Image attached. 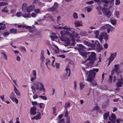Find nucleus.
<instances>
[{
  "label": "nucleus",
  "mask_w": 123,
  "mask_h": 123,
  "mask_svg": "<svg viewBox=\"0 0 123 123\" xmlns=\"http://www.w3.org/2000/svg\"><path fill=\"white\" fill-rule=\"evenodd\" d=\"M88 57L87 59L82 62L83 63H85L87 61V60H90V61L87 64V66L88 67L90 66H91L94 63L95 61L96 60V57L95 53L93 52L91 53L89 52V53L88 54Z\"/></svg>",
  "instance_id": "nucleus-1"
},
{
  "label": "nucleus",
  "mask_w": 123,
  "mask_h": 123,
  "mask_svg": "<svg viewBox=\"0 0 123 123\" xmlns=\"http://www.w3.org/2000/svg\"><path fill=\"white\" fill-rule=\"evenodd\" d=\"M98 68H94L93 69L90 70L88 72L86 71V74L89 77V78H87L86 80L89 82H91L92 81L96 74L95 71L96 72H98Z\"/></svg>",
  "instance_id": "nucleus-2"
},
{
  "label": "nucleus",
  "mask_w": 123,
  "mask_h": 123,
  "mask_svg": "<svg viewBox=\"0 0 123 123\" xmlns=\"http://www.w3.org/2000/svg\"><path fill=\"white\" fill-rule=\"evenodd\" d=\"M85 47L82 45H80L79 47L77 48V49L78 50L80 55L84 56L85 58L87 57V55L89 53V52L86 53L84 51V49Z\"/></svg>",
  "instance_id": "nucleus-3"
},
{
  "label": "nucleus",
  "mask_w": 123,
  "mask_h": 123,
  "mask_svg": "<svg viewBox=\"0 0 123 123\" xmlns=\"http://www.w3.org/2000/svg\"><path fill=\"white\" fill-rule=\"evenodd\" d=\"M94 45L93 46V49H94L96 47V49L98 52H99L103 49L102 46L100 45L99 42L97 41H95V42H94Z\"/></svg>",
  "instance_id": "nucleus-4"
},
{
  "label": "nucleus",
  "mask_w": 123,
  "mask_h": 123,
  "mask_svg": "<svg viewBox=\"0 0 123 123\" xmlns=\"http://www.w3.org/2000/svg\"><path fill=\"white\" fill-rule=\"evenodd\" d=\"M35 86L37 90H39L40 91H43V92L44 91L43 85L41 82H37L36 84H35Z\"/></svg>",
  "instance_id": "nucleus-5"
},
{
  "label": "nucleus",
  "mask_w": 123,
  "mask_h": 123,
  "mask_svg": "<svg viewBox=\"0 0 123 123\" xmlns=\"http://www.w3.org/2000/svg\"><path fill=\"white\" fill-rule=\"evenodd\" d=\"M61 34L62 36L60 38V39L62 41L65 42H69V41H71L70 39H69L65 36H62L64 35V33L63 31H61Z\"/></svg>",
  "instance_id": "nucleus-6"
},
{
  "label": "nucleus",
  "mask_w": 123,
  "mask_h": 123,
  "mask_svg": "<svg viewBox=\"0 0 123 123\" xmlns=\"http://www.w3.org/2000/svg\"><path fill=\"white\" fill-rule=\"evenodd\" d=\"M101 10L102 11L104 14L106 16H108L110 17L111 15V13L110 10L107 11L106 10V8L105 7L102 8Z\"/></svg>",
  "instance_id": "nucleus-7"
},
{
  "label": "nucleus",
  "mask_w": 123,
  "mask_h": 123,
  "mask_svg": "<svg viewBox=\"0 0 123 123\" xmlns=\"http://www.w3.org/2000/svg\"><path fill=\"white\" fill-rule=\"evenodd\" d=\"M116 118L114 114H113L111 115L110 117H109V119L112 121V122H111L110 121H109L108 123H115V120H116Z\"/></svg>",
  "instance_id": "nucleus-8"
},
{
  "label": "nucleus",
  "mask_w": 123,
  "mask_h": 123,
  "mask_svg": "<svg viewBox=\"0 0 123 123\" xmlns=\"http://www.w3.org/2000/svg\"><path fill=\"white\" fill-rule=\"evenodd\" d=\"M35 8L34 6V5L30 6L27 7L26 11L29 13H30Z\"/></svg>",
  "instance_id": "nucleus-9"
},
{
  "label": "nucleus",
  "mask_w": 123,
  "mask_h": 123,
  "mask_svg": "<svg viewBox=\"0 0 123 123\" xmlns=\"http://www.w3.org/2000/svg\"><path fill=\"white\" fill-rule=\"evenodd\" d=\"M117 55V53L115 52L113 54H111V56L108 58L109 61H112L115 58Z\"/></svg>",
  "instance_id": "nucleus-10"
},
{
  "label": "nucleus",
  "mask_w": 123,
  "mask_h": 123,
  "mask_svg": "<svg viewBox=\"0 0 123 123\" xmlns=\"http://www.w3.org/2000/svg\"><path fill=\"white\" fill-rule=\"evenodd\" d=\"M27 7L28 5L26 3H23L22 5V10L25 12L27 10Z\"/></svg>",
  "instance_id": "nucleus-11"
},
{
  "label": "nucleus",
  "mask_w": 123,
  "mask_h": 123,
  "mask_svg": "<svg viewBox=\"0 0 123 123\" xmlns=\"http://www.w3.org/2000/svg\"><path fill=\"white\" fill-rule=\"evenodd\" d=\"M36 108L35 107H33L32 108H31V114L32 115H35L36 113Z\"/></svg>",
  "instance_id": "nucleus-12"
},
{
  "label": "nucleus",
  "mask_w": 123,
  "mask_h": 123,
  "mask_svg": "<svg viewBox=\"0 0 123 123\" xmlns=\"http://www.w3.org/2000/svg\"><path fill=\"white\" fill-rule=\"evenodd\" d=\"M106 32H103L101 33V34L99 36V39L100 40H102L103 37H105V35H106Z\"/></svg>",
  "instance_id": "nucleus-13"
},
{
  "label": "nucleus",
  "mask_w": 123,
  "mask_h": 123,
  "mask_svg": "<svg viewBox=\"0 0 123 123\" xmlns=\"http://www.w3.org/2000/svg\"><path fill=\"white\" fill-rule=\"evenodd\" d=\"M74 24L75 26L79 27L82 26L83 25L78 21L75 20L74 21Z\"/></svg>",
  "instance_id": "nucleus-14"
},
{
  "label": "nucleus",
  "mask_w": 123,
  "mask_h": 123,
  "mask_svg": "<svg viewBox=\"0 0 123 123\" xmlns=\"http://www.w3.org/2000/svg\"><path fill=\"white\" fill-rule=\"evenodd\" d=\"M22 16L25 18H29L31 17V14L29 12L27 13H23Z\"/></svg>",
  "instance_id": "nucleus-15"
},
{
  "label": "nucleus",
  "mask_w": 123,
  "mask_h": 123,
  "mask_svg": "<svg viewBox=\"0 0 123 123\" xmlns=\"http://www.w3.org/2000/svg\"><path fill=\"white\" fill-rule=\"evenodd\" d=\"M66 71V76H67L68 77L69 76L70 74V68L68 67V65L67 67L65 69Z\"/></svg>",
  "instance_id": "nucleus-16"
},
{
  "label": "nucleus",
  "mask_w": 123,
  "mask_h": 123,
  "mask_svg": "<svg viewBox=\"0 0 123 123\" xmlns=\"http://www.w3.org/2000/svg\"><path fill=\"white\" fill-rule=\"evenodd\" d=\"M14 92L17 95L19 96H20V94L19 91L17 89L16 86L14 85Z\"/></svg>",
  "instance_id": "nucleus-17"
},
{
  "label": "nucleus",
  "mask_w": 123,
  "mask_h": 123,
  "mask_svg": "<svg viewBox=\"0 0 123 123\" xmlns=\"http://www.w3.org/2000/svg\"><path fill=\"white\" fill-rule=\"evenodd\" d=\"M119 68H120L118 65H115L114 66V69H113V71L117 72Z\"/></svg>",
  "instance_id": "nucleus-18"
},
{
  "label": "nucleus",
  "mask_w": 123,
  "mask_h": 123,
  "mask_svg": "<svg viewBox=\"0 0 123 123\" xmlns=\"http://www.w3.org/2000/svg\"><path fill=\"white\" fill-rule=\"evenodd\" d=\"M64 33V34L65 35L69 36L70 37H71L72 36H73V34L70 33L69 31H66L65 32H64V31H63Z\"/></svg>",
  "instance_id": "nucleus-19"
},
{
  "label": "nucleus",
  "mask_w": 123,
  "mask_h": 123,
  "mask_svg": "<svg viewBox=\"0 0 123 123\" xmlns=\"http://www.w3.org/2000/svg\"><path fill=\"white\" fill-rule=\"evenodd\" d=\"M92 43H90L89 42H86V43L88 46L91 47H92V49H93V46L94 45V42H95V41H94V40H92Z\"/></svg>",
  "instance_id": "nucleus-20"
},
{
  "label": "nucleus",
  "mask_w": 123,
  "mask_h": 123,
  "mask_svg": "<svg viewBox=\"0 0 123 123\" xmlns=\"http://www.w3.org/2000/svg\"><path fill=\"white\" fill-rule=\"evenodd\" d=\"M123 82L120 81V79L118 80V82L117 83V86L118 87H120L122 86V85L123 84Z\"/></svg>",
  "instance_id": "nucleus-21"
},
{
  "label": "nucleus",
  "mask_w": 123,
  "mask_h": 123,
  "mask_svg": "<svg viewBox=\"0 0 123 123\" xmlns=\"http://www.w3.org/2000/svg\"><path fill=\"white\" fill-rule=\"evenodd\" d=\"M15 96H16V95L14 92H12L10 95V97L12 100H14V98L15 97Z\"/></svg>",
  "instance_id": "nucleus-22"
},
{
  "label": "nucleus",
  "mask_w": 123,
  "mask_h": 123,
  "mask_svg": "<svg viewBox=\"0 0 123 123\" xmlns=\"http://www.w3.org/2000/svg\"><path fill=\"white\" fill-rule=\"evenodd\" d=\"M44 51L43 50H42L41 53V56L40 59H41V60L43 62L44 61Z\"/></svg>",
  "instance_id": "nucleus-23"
},
{
  "label": "nucleus",
  "mask_w": 123,
  "mask_h": 123,
  "mask_svg": "<svg viewBox=\"0 0 123 123\" xmlns=\"http://www.w3.org/2000/svg\"><path fill=\"white\" fill-rule=\"evenodd\" d=\"M6 28V25L5 24L3 23H0V29L3 30Z\"/></svg>",
  "instance_id": "nucleus-24"
},
{
  "label": "nucleus",
  "mask_w": 123,
  "mask_h": 123,
  "mask_svg": "<svg viewBox=\"0 0 123 123\" xmlns=\"http://www.w3.org/2000/svg\"><path fill=\"white\" fill-rule=\"evenodd\" d=\"M22 15L23 13L21 12H18L16 14V15L18 17L22 16Z\"/></svg>",
  "instance_id": "nucleus-25"
},
{
  "label": "nucleus",
  "mask_w": 123,
  "mask_h": 123,
  "mask_svg": "<svg viewBox=\"0 0 123 123\" xmlns=\"http://www.w3.org/2000/svg\"><path fill=\"white\" fill-rule=\"evenodd\" d=\"M10 31L12 34H15L16 33L17 30L15 29L12 28L10 29Z\"/></svg>",
  "instance_id": "nucleus-26"
},
{
  "label": "nucleus",
  "mask_w": 123,
  "mask_h": 123,
  "mask_svg": "<svg viewBox=\"0 0 123 123\" xmlns=\"http://www.w3.org/2000/svg\"><path fill=\"white\" fill-rule=\"evenodd\" d=\"M59 5L56 2H55L54 5L53 6L55 10L57 9Z\"/></svg>",
  "instance_id": "nucleus-27"
},
{
  "label": "nucleus",
  "mask_w": 123,
  "mask_h": 123,
  "mask_svg": "<svg viewBox=\"0 0 123 123\" xmlns=\"http://www.w3.org/2000/svg\"><path fill=\"white\" fill-rule=\"evenodd\" d=\"M79 34L83 36H86L87 35V33L85 31H81L80 33Z\"/></svg>",
  "instance_id": "nucleus-28"
},
{
  "label": "nucleus",
  "mask_w": 123,
  "mask_h": 123,
  "mask_svg": "<svg viewBox=\"0 0 123 123\" xmlns=\"http://www.w3.org/2000/svg\"><path fill=\"white\" fill-rule=\"evenodd\" d=\"M99 7V9H101V10L102 8L101 6H98V7H97L96 8L98 10V13L99 14H102V13L101 12V11L99 10V9H98V8Z\"/></svg>",
  "instance_id": "nucleus-29"
},
{
  "label": "nucleus",
  "mask_w": 123,
  "mask_h": 123,
  "mask_svg": "<svg viewBox=\"0 0 123 123\" xmlns=\"http://www.w3.org/2000/svg\"><path fill=\"white\" fill-rule=\"evenodd\" d=\"M1 53L4 57V59L6 60L7 59V56L6 54L3 51H1Z\"/></svg>",
  "instance_id": "nucleus-30"
},
{
  "label": "nucleus",
  "mask_w": 123,
  "mask_h": 123,
  "mask_svg": "<svg viewBox=\"0 0 123 123\" xmlns=\"http://www.w3.org/2000/svg\"><path fill=\"white\" fill-rule=\"evenodd\" d=\"M28 28L29 29V31L30 32H32L34 31V28L33 27L29 26Z\"/></svg>",
  "instance_id": "nucleus-31"
},
{
  "label": "nucleus",
  "mask_w": 123,
  "mask_h": 123,
  "mask_svg": "<svg viewBox=\"0 0 123 123\" xmlns=\"http://www.w3.org/2000/svg\"><path fill=\"white\" fill-rule=\"evenodd\" d=\"M70 102L69 101H68L65 103V107L66 108V109L67 108V107H68L70 106Z\"/></svg>",
  "instance_id": "nucleus-32"
},
{
  "label": "nucleus",
  "mask_w": 123,
  "mask_h": 123,
  "mask_svg": "<svg viewBox=\"0 0 123 123\" xmlns=\"http://www.w3.org/2000/svg\"><path fill=\"white\" fill-rule=\"evenodd\" d=\"M7 7H5L2 10V12L6 13H7L8 11V10L7 9Z\"/></svg>",
  "instance_id": "nucleus-33"
},
{
  "label": "nucleus",
  "mask_w": 123,
  "mask_h": 123,
  "mask_svg": "<svg viewBox=\"0 0 123 123\" xmlns=\"http://www.w3.org/2000/svg\"><path fill=\"white\" fill-rule=\"evenodd\" d=\"M73 18L74 19H77L78 18L77 14L75 12L73 13Z\"/></svg>",
  "instance_id": "nucleus-34"
},
{
  "label": "nucleus",
  "mask_w": 123,
  "mask_h": 123,
  "mask_svg": "<svg viewBox=\"0 0 123 123\" xmlns=\"http://www.w3.org/2000/svg\"><path fill=\"white\" fill-rule=\"evenodd\" d=\"M55 28L58 29H61L62 28H63L64 29H67V30H69V28H68L67 27H55Z\"/></svg>",
  "instance_id": "nucleus-35"
},
{
  "label": "nucleus",
  "mask_w": 123,
  "mask_h": 123,
  "mask_svg": "<svg viewBox=\"0 0 123 123\" xmlns=\"http://www.w3.org/2000/svg\"><path fill=\"white\" fill-rule=\"evenodd\" d=\"M8 3L6 2H0V6H1L3 5H7Z\"/></svg>",
  "instance_id": "nucleus-36"
},
{
  "label": "nucleus",
  "mask_w": 123,
  "mask_h": 123,
  "mask_svg": "<svg viewBox=\"0 0 123 123\" xmlns=\"http://www.w3.org/2000/svg\"><path fill=\"white\" fill-rule=\"evenodd\" d=\"M73 36H72L71 39H73L75 38H78L79 37L78 34H76L75 35L73 34Z\"/></svg>",
  "instance_id": "nucleus-37"
},
{
  "label": "nucleus",
  "mask_w": 123,
  "mask_h": 123,
  "mask_svg": "<svg viewBox=\"0 0 123 123\" xmlns=\"http://www.w3.org/2000/svg\"><path fill=\"white\" fill-rule=\"evenodd\" d=\"M99 32V31L98 30L94 31V33L96 35L95 37L96 38H98Z\"/></svg>",
  "instance_id": "nucleus-38"
},
{
  "label": "nucleus",
  "mask_w": 123,
  "mask_h": 123,
  "mask_svg": "<svg viewBox=\"0 0 123 123\" xmlns=\"http://www.w3.org/2000/svg\"><path fill=\"white\" fill-rule=\"evenodd\" d=\"M109 115V114L108 113H105L103 115L104 117V119H106L107 117Z\"/></svg>",
  "instance_id": "nucleus-39"
},
{
  "label": "nucleus",
  "mask_w": 123,
  "mask_h": 123,
  "mask_svg": "<svg viewBox=\"0 0 123 123\" xmlns=\"http://www.w3.org/2000/svg\"><path fill=\"white\" fill-rule=\"evenodd\" d=\"M112 76H110L108 80V82L109 83H111L112 80Z\"/></svg>",
  "instance_id": "nucleus-40"
},
{
  "label": "nucleus",
  "mask_w": 123,
  "mask_h": 123,
  "mask_svg": "<svg viewBox=\"0 0 123 123\" xmlns=\"http://www.w3.org/2000/svg\"><path fill=\"white\" fill-rule=\"evenodd\" d=\"M68 111L67 110V108L65 110V114L64 115V116L65 117H68Z\"/></svg>",
  "instance_id": "nucleus-41"
},
{
  "label": "nucleus",
  "mask_w": 123,
  "mask_h": 123,
  "mask_svg": "<svg viewBox=\"0 0 123 123\" xmlns=\"http://www.w3.org/2000/svg\"><path fill=\"white\" fill-rule=\"evenodd\" d=\"M47 10L48 11L52 12L55 10V9L53 7H51L49 8Z\"/></svg>",
  "instance_id": "nucleus-42"
},
{
  "label": "nucleus",
  "mask_w": 123,
  "mask_h": 123,
  "mask_svg": "<svg viewBox=\"0 0 123 123\" xmlns=\"http://www.w3.org/2000/svg\"><path fill=\"white\" fill-rule=\"evenodd\" d=\"M80 89H83V87L84 86V85L82 83H80Z\"/></svg>",
  "instance_id": "nucleus-43"
},
{
  "label": "nucleus",
  "mask_w": 123,
  "mask_h": 123,
  "mask_svg": "<svg viewBox=\"0 0 123 123\" xmlns=\"http://www.w3.org/2000/svg\"><path fill=\"white\" fill-rule=\"evenodd\" d=\"M70 118L69 117H67L66 118V123H70Z\"/></svg>",
  "instance_id": "nucleus-44"
},
{
  "label": "nucleus",
  "mask_w": 123,
  "mask_h": 123,
  "mask_svg": "<svg viewBox=\"0 0 123 123\" xmlns=\"http://www.w3.org/2000/svg\"><path fill=\"white\" fill-rule=\"evenodd\" d=\"M48 19L49 18V19L51 21H54V19L52 18V16H49L48 17Z\"/></svg>",
  "instance_id": "nucleus-45"
},
{
  "label": "nucleus",
  "mask_w": 123,
  "mask_h": 123,
  "mask_svg": "<svg viewBox=\"0 0 123 123\" xmlns=\"http://www.w3.org/2000/svg\"><path fill=\"white\" fill-rule=\"evenodd\" d=\"M99 109V107L97 105H96L93 108V110H98Z\"/></svg>",
  "instance_id": "nucleus-46"
},
{
  "label": "nucleus",
  "mask_w": 123,
  "mask_h": 123,
  "mask_svg": "<svg viewBox=\"0 0 123 123\" xmlns=\"http://www.w3.org/2000/svg\"><path fill=\"white\" fill-rule=\"evenodd\" d=\"M58 122V123H64V119L62 118L59 120Z\"/></svg>",
  "instance_id": "nucleus-47"
},
{
  "label": "nucleus",
  "mask_w": 123,
  "mask_h": 123,
  "mask_svg": "<svg viewBox=\"0 0 123 123\" xmlns=\"http://www.w3.org/2000/svg\"><path fill=\"white\" fill-rule=\"evenodd\" d=\"M111 23L113 25H116V21L112 19L111 20Z\"/></svg>",
  "instance_id": "nucleus-48"
},
{
  "label": "nucleus",
  "mask_w": 123,
  "mask_h": 123,
  "mask_svg": "<svg viewBox=\"0 0 123 123\" xmlns=\"http://www.w3.org/2000/svg\"><path fill=\"white\" fill-rule=\"evenodd\" d=\"M54 67H55V68H59V64L57 63H55V65L54 66L53 65V66Z\"/></svg>",
  "instance_id": "nucleus-49"
},
{
  "label": "nucleus",
  "mask_w": 123,
  "mask_h": 123,
  "mask_svg": "<svg viewBox=\"0 0 123 123\" xmlns=\"http://www.w3.org/2000/svg\"><path fill=\"white\" fill-rule=\"evenodd\" d=\"M108 36L107 35V34L106 33V35H105V36L104 38V39H105L106 41L108 40Z\"/></svg>",
  "instance_id": "nucleus-50"
},
{
  "label": "nucleus",
  "mask_w": 123,
  "mask_h": 123,
  "mask_svg": "<svg viewBox=\"0 0 123 123\" xmlns=\"http://www.w3.org/2000/svg\"><path fill=\"white\" fill-rule=\"evenodd\" d=\"M14 100H12L13 101H15L16 104H18V100L17 99L16 97L14 98Z\"/></svg>",
  "instance_id": "nucleus-51"
},
{
  "label": "nucleus",
  "mask_w": 123,
  "mask_h": 123,
  "mask_svg": "<svg viewBox=\"0 0 123 123\" xmlns=\"http://www.w3.org/2000/svg\"><path fill=\"white\" fill-rule=\"evenodd\" d=\"M33 74L34 76L36 77L37 76L35 70H34L33 71Z\"/></svg>",
  "instance_id": "nucleus-52"
},
{
  "label": "nucleus",
  "mask_w": 123,
  "mask_h": 123,
  "mask_svg": "<svg viewBox=\"0 0 123 123\" xmlns=\"http://www.w3.org/2000/svg\"><path fill=\"white\" fill-rule=\"evenodd\" d=\"M40 11V10L39 9H35L34 10V12L37 13H38Z\"/></svg>",
  "instance_id": "nucleus-53"
},
{
  "label": "nucleus",
  "mask_w": 123,
  "mask_h": 123,
  "mask_svg": "<svg viewBox=\"0 0 123 123\" xmlns=\"http://www.w3.org/2000/svg\"><path fill=\"white\" fill-rule=\"evenodd\" d=\"M120 3V1L119 0H116L115 4L116 5L119 4Z\"/></svg>",
  "instance_id": "nucleus-54"
},
{
  "label": "nucleus",
  "mask_w": 123,
  "mask_h": 123,
  "mask_svg": "<svg viewBox=\"0 0 123 123\" xmlns=\"http://www.w3.org/2000/svg\"><path fill=\"white\" fill-rule=\"evenodd\" d=\"M111 26L109 24H106L105 25V26L106 27V28H107V29H110V28Z\"/></svg>",
  "instance_id": "nucleus-55"
},
{
  "label": "nucleus",
  "mask_w": 123,
  "mask_h": 123,
  "mask_svg": "<svg viewBox=\"0 0 123 123\" xmlns=\"http://www.w3.org/2000/svg\"><path fill=\"white\" fill-rule=\"evenodd\" d=\"M71 39L73 41H76L78 42L79 41V39H78V38H75L73 39Z\"/></svg>",
  "instance_id": "nucleus-56"
},
{
  "label": "nucleus",
  "mask_w": 123,
  "mask_h": 123,
  "mask_svg": "<svg viewBox=\"0 0 123 123\" xmlns=\"http://www.w3.org/2000/svg\"><path fill=\"white\" fill-rule=\"evenodd\" d=\"M39 97H40L41 98L43 99L44 100H46V97L45 96H39Z\"/></svg>",
  "instance_id": "nucleus-57"
},
{
  "label": "nucleus",
  "mask_w": 123,
  "mask_h": 123,
  "mask_svg": "<svg viewBox=\"0 0 123 123\" xmlns=\"http://www.w3.org/2000/svg\"><path fill=\"white\" fill-rule=\"evenodd\" d=\"M92 84L93 86H96L97 85V83L95 81H93L92 82Z\"/></svg>",
  "instance_id": "nucleus-58"
},
{
  "label": "nucleus",
  "mask_w": 123,
  "mask_h": 123,
  "mask_svg": "<svg viewBox=\"0 0 123 123\" xmlns=\"http://www.w3.org/2000/svg\"><path fill=\"white\" fill-rule=\"evenodd\" d=\"M31 16L32 17H35L36 16V14L35 13L33 12L32 13Z\"/></svg>",
  "instance_id": "nucleus-59"
},
{
  "label": "nucleus",
  "mask_w": 123,
  "mask_h": 123,
  "mask_svg": "<svg viewBox=\"0 0 123 123\" xmlns=\"http://www.w3.org/2000/svg\"><path fill=\"white\" fill-rule=\"evenodd\" d=\"M9 34V33L8 32H4L3 34V36H6L8 35Z\"/></svg>",
  "instance_id": "nucleus-60"
},
{
  "label": "nucleus",
  "mask_w": 123,
  "mask_h": 123,
  "mask_svg": "<svg viewBox=\"0 0 123 123\" xmlns=\"http://www.w3.org/2000/svg\"><path fill=\"white\" fill-rule=\"evenodd\" d=\"M44 106V104L43 103H40L39 107L40 108H42Z\"/></svg>",
  "instance_id": "nucleus-61"
},
{
  "label": "nucleus",
  "mask_w": 123,
  "mask_h": 123,
  "mask_svg": "<svg viewBox=\"0 0 123 123\" xmlns=\"http://www.w3.org/2000/svg\"><path fill=\"white\" fill-rule=\"evenodd\" d=\"M20 47L22 50H24V51H25V48L24 47L20 46Z\"/></svg>",
  "instance_id": "nucleus-62"
},
{
  "label": "nucleus",
  "mask_w": 123,
  "mask_h": 123,
  "mask_svg": "<svg viewBox=\"0 0 123 123\" xmlns=\"http://www.w3.org/2000/svg\"><path fill=\"white\" fill-rule=\"evenodd\" d=\"M115 14L116 16L117 17V18H118V16L119 15V12H115Z\"/></svg>",
  "instance_id": "nucleus-63"
},
{
  "label": "nucleus",
  "mask_w": 123,
  "mask_h": 123,
  "mask_svg": "<svg viewBox=\"0 0 123 123\" xmlns=\"http://www.w3.org/2000/svg\"><path fill=\"white\" fill-rule=\"evenodd\" d=\"M92 10V9L90 7H88L87 9V12H90Z\"/></svg>",
  "instance_id": "nucleus-64"
}]
</instances>
